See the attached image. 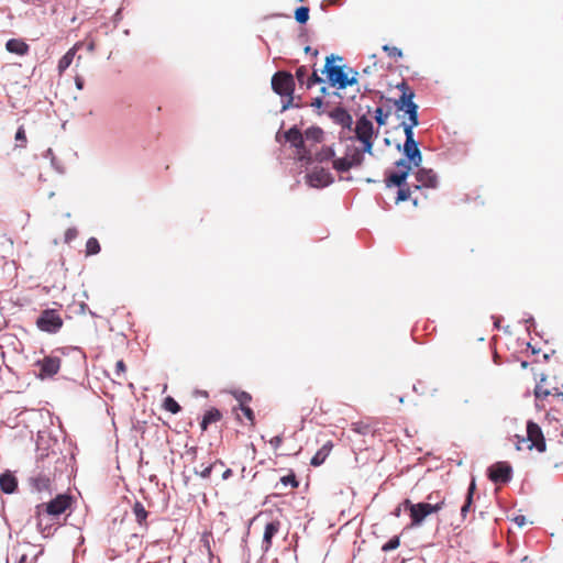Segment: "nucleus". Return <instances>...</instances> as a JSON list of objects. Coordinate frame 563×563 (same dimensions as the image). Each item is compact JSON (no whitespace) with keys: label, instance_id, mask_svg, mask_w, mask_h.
Returning <instances> with one entry per match:
<instances>
[{"label":"nucleus","instance_id":"nucleus-4","mask_svg":"<svg viewBox=\"0 0 563 563\" xmlns=\"http://www.w3.org/2000/svg\"><path fill=\"white\" fill-rule=\"evenodd\" d=\"M539 401H563V382L556 375H544L534 388Z\"/></svg>","mask_w":563,"mask_h":563},{"label":"nucleus","instance_id":"nucleus-9","mask_svg":"<svg viewBox=\"0 0 563 563\" xmlns=\"http://www.w3.org/2000/svg\"><path fill=\"white\" fill-rule=\"evenodd\" d=\"M445 505V498H440L435 503H418L412 506V512L409 515L411 526L418 527L431 514L440 511Z\"/></svg>","mask_w":563,"mask_h":563},{"label":"nucleus","instance_id":"nucleus-48","mask_svg":"<svg viewBox=\"0 0 563 563\" xmlns=\"http://www.w3.org/2000/svg\"><path fill=\"white\" fill-rule=\"evenodd\" d=\"M76 235V230L69 229L66 232V239L69 240Z\"/></svg>","mask_w":563,"mask_h":563},{"label":"nucleus","instance_id":"nucleus-45","mask_svg":"<svg viewBox=\"0 0 563 563\" xmlns=\"http://www.w3.org/2000/svg\"><path fill=\"white\" fill-rule=\"evenodd\" d=\"M400 505L406 510H409V515L412 512V506H416V504L411 503L409 499H405Z\"/></svg>","mask_w":563,"mask_h":563},{"label":"nucleus","instance_id":"nucleus-23","mask_svg":"<svg viewBox=\"0 0 563 563\" xmlns=\"http://www.w3.org/2000/svg\"><path fill=\"white\" fill-rule=\"evenodd\" d=\"M335 156V152L331 146H322V148L316 153L312 152L313 162H328L333 159Z\"/></svg>","mask_w":563,"mask_h":563},{"label":"nucleus","instance_id":"nucleus-22","mask_svg":"<svg viewBox=\"0 0 563 563\" xmlns=\"http://www.w3.org/2000/svg\"><path fill=\"white\" fill-rule=\"evenodd\" d=\"M222 418L221 412L217 408H211L206 411L203 415L202 421L200 423L201 429L207 430L208 426L219 421Z\"/></svg>","mask_w":563,"mask_h":563},{"label":"nucleus","instance_id":"nucleus-30","mask_svg":"<svg viewBox=\"0 0 563 563\" xmlns=\"http://www.w3.org/2000/svg\"><path fill=\"white\" fill-rule=\"evenodd\" d=\"M345 157L350 158V163L353 167L360 166L363 163V153L358 148H353L351 153H347Z\"/></svg>","mask_w":563,"mask_h":563},{"label":"nucleus","instance_id":"nucleus-17","mask_svg":"<svg viewBox=\"0 0 563 563\" xmlns=\"http://www.w3.org/2000/svg\"><path fill=\"white\" fill-rule=\"evenodd\" d=\"M323 137L324 133L319 126H310L303 132L305 145H309L311 152L313 151L314 145L323 141Z\"/></svg>","mask_w":563,"mask_h":563},{"label":"nucleus","instance_id":"nucleus-54","mask_svg":"<svg viewBox=\"0 0 563 563\" xmlns=\"http://www.w3.org/2000/svg\"><path fill=\"white\" fill-rule=\"evenodd\" d=\"M527 365H528V363H527V362H522V363H521V366H522V367H527Z\"/></svg>","mask_w":563,"mask_h":563},{"label":"nucleus","instance_id":"nucleus-20","mask_svg":"<svg viewBox=\"0 0 563 563\" xmlns=\"http://www.w3.org/2000/svg\"><path fill=\"white\" fill-rule=\"evenodd\" d=\"M332 119L335 123L340 124L342 128H346L349 130L352 129L353 119L352 115L343 108L335 109L332 114Z\"/></svg>","mask_w":563,"mask_h":563},{"label":"nucleus","instance_id":"nucleus-49","mask_svg":"<svg viewBox=\"0 0 563 563\" xmlns=\"http://www.w3.org/2000/svg\"><path fill=\"white\" fill-rule=\"evenodd\" d=\"M232 475V470L228 468L223 472L222 478L228 479Z\"/></svg>","mask_w":563,"mask_h":563},{"label":"nucleus","instance_id":"nucleus-52","mask_svg":"<svg viewBox=\"0 0 563 563\" xmlns=\"http://www.w3.org/2000/svg\"><path fill=\"white\" fill-rule=\"evenodd\" d=\"M369 70H371V67H366V68L363 69V73L369 74Z\"/></svg>","mask_w":563,"mask_h":563},{"label":"nucleus","instance_id":"nucleus-28","mask_svg":"<svg viewBox=\"0 0 563 563\" xmlns=\"http://www.w3.org/2000/svg\"><path fill=\"white\" fill-rule=\"evenodd\" d=\"M390 113V110L385 111L382 107H378L374 111V119L379 126L386 125Z\"/></svg>","mask_w":563,"mask_h":563},{"label":"nucleus","instance_id":"nucleus-15","mask_svg":"<svg viewBox=\"0 0 563 563\" xmlns=\"http://www.w3.org/2000/svg\"><path fill=\"white\" fill-rule=\"evenodd\" d=\"M40 368V377L46 378L56 375L60 368V358L57 356H45L36 362Z\"/></svg>","mask_w":563,"mask_h":563},{"label":"nucleus","instance_id":"nucleus-12","mask_svg":"<svg viewBox=\"0 0 563 563\" xmlns=\"http://www.w3.org/2000/svg\"><path fill=\"white\" fill-rule=\"evenodd\" d=\"M512 468L507 462H497L488 468V477L495 484H505L511 479Z\"/></svg>","mask_w":563,"mask_h":563},{"label":"nucleus","instance_id":"nucleus-50","mask_svg":"<svg viewBox=\"0 0 563 563\" xmlns=\"http://www.w3.org/2000/svg\"><path fill=\"white\" fill-rule=\"evenodd\" d=\"M401 508H402L401 505L397 506V508L393 512L395 517H399L400 516Z\"/></svg>","mask_w":563,"mask_h":563},{"label":"nucleus","instance_id":"nucleus-29","mask_svg":"<svg viewBox=\"0 0 563 563\" xmlns=\"http://www.w3.org/2000/svg\"><path fill=\"white\" fill-rule=\"evenodd\" d=\"M15 148H25L27 144L26 133L23 125H21L15 133Z\"/></svg>","mask_w":563,"mask_h":563},{"label":"nucleus","instance_id":"nucleus-35","mask_svg":"<svg viewBox=\"0 0 563 563\" xmlns=\"http://www.w3.org/2000/svg\"><path fill=\"white\" fill-rule=\"evenodd\" d=\"M296 79L298 80L299 85H306V81L309 77L308 75V68L306 66H300L296 69Z\"/></svg>","mask_w":563,"mask_h":563},{"label":"nucleus","instance_id":"nucleus-37","mask_svg":"<svg viewBox=\"0 0 563 563\" xmlns=\"http://www.w3.org/2000/svg\"><path fill=\"white\" fill-rule=\"evenodd\" d=\"M399 545H400L399 537H394L382 547V550L384 552H389V551L396 550Z\"/></svg>","mask_w":563,"mask_h":563},{"label":"nucleus","instance_id":"nucleus-31","mask_svg":"<svg viewBox=\"0 0 563 563\" xmlns=\"http://www.w3.org/2000/svg\"><path fill=\"white\" fill-rule=\"evenodd\" d=\"M125 373H126L125 363H124L123 360H119L115 363V371H114V374H115V377H117V382L119 384H122V382L125 380Z\"/></svg>","mask_w":563,"mask_h":563},{"label":"nucleus","instance_id":"nucleus-46","mask_svg":"<svg viewBox=\"0 0 563 563\" xmlns=\"http://www.w3.org/2000/svg\"><path fill=\"white\" fill-rule=\"evenodd\" d=\"M75 85L79 90H81L84 88V79L80 76H76Z\"/></svg>","mask_w":563,"mask_h":563},{"label":"nucleus","instance_id":"nucleus-5","mask_svg":"<svg viewBox=\"0 0 563 563\" xmlns=\"http://www.w3.org/2000/svg\"><path fill=\"white\" fill-rule=\"evenodd\" d=\"M272 88L277 95L286 99L283 103V110L288 109L294 100V76L287 71H277L272 78Z\"/></svg>","mask_w":563,"mask_h":563},{"label":"nucleus","instance_id":"nucleus-19","mask_svg":"<svg viewBox=\"0 0 563 563\" xmlns=\"http://www.w3.org/2000/svg\"><path fill=\"white\" fill-rule=\"evenodd\" d=\"M5 48L9 53L23 56L29 53L30 46L22 38H11L5 43Z\"/></svg>","mask_w":563,"mask_h":563},{"label":"nucleus","instance_id":"nucleus-3","mask_svg":"<svg viewBox=\"0 0 563 563\" xmlns=\"http://www.w3.org/2000/svg\"><path fill=\"white\" fill-rule=\"evenodd\" d=\"M73 498L67 494H59L48 503L38 504L35 507V518L38 528H42L45 516L58 518L71 506Z\"/></svg>","mask_w":563,"mask_h":563},{"label":"nucleus","instance_id":"nucleus-42","mask_svg":"<svg viewBox=\"0 0 563 563\" xmlns=\"http://www.w3.org/2000/svg\"><path fill=\"white\" fill-rule=\"evenodd\" d=\"M352 430L357 433L366 434L369 431V427L361 422H357L352 424Z\"/></svg>","mask_w":563,"mask_h":563},{"label":"nucleus","instance_id":"nucleus-21","mask_svg":"<svg viewBox=\"0 0 563 563\" xmlns=\"http://www.w3.org/2000/svg\"><path fill=\"white\" fill-rule=\"evenodd\" d=\"M18 487V481L13 474L5 472L0 476V489L5 494H12Z\"/></svg>","mask_w":563,"mask_h":563},{"label":"nucleus","instance_id":"nucleus-16","mask_svg":"<svg viewBox=\"0 0 563 563\" xmlns=\"http://www.w3.org/2000/svg\"><path fill=\"white\" fill-rule=\"evenodd\" d=\"M282 523L278 519H274L265 525L262 550L268 552L273 545V538L279 532Z\"/></svg>","mask_w":563,"mask_h":563},{"label":"nucleus","instance_id":"nucleus-27","mask_svg":"<svg viewBox=\"0 0 563 563\" xmlns=\"http://www.w3.org/2000/svg\"><path fill=\"white\" fill-rule=\"evenodd\" d=\"M332 166L335 170L340 173L349 172L353 167L352 164L350 163V158L345 156L333 159Z\"/></svg>","mask_w":563,"mask_h":563},{"label":"nucleus","instance_id":"nucleus-18","mask_svg":"<svg viewBox=\"0 0 563 563\" xmlns=\"http://www.w3.org/2000/svg\"><path fill=\"white\" fill-rule=\"evenodd\" d=\"M332 449L333 442L331 440L323 443L322 446L312 456L310 464L314 467L322 465L325 462Z\"/></svg>","mask_w":563,"mask_h":563},{"label":"nucleus","instance_id":"nucleus-11","mask_svg":"<svg viewBox=\"0 0 563 563\" xmlns=\"http://www.w3.org/2000/svg\"><path fill=\"white\" fill-rule=\"evenodd\" d=\"M417 184L409 186L412 190V194L421 188H437L438 186V176L432 169L419 168L416 174Z\"/></svg>","mask_w":563,"mask_h":563},{"label":"nucleus","instance_id":"nucleus-14","mask_svg":"<svg viewBox=\"0 0 563 563\" xmlns=\"http://www.w3.org/2000/svg\"><path fill=\"white\" fill-rule=\"evenodd\" d=\"M333 177L330 174L329 170L324 168L316 167L313 170H311L309 174H307V183L311 187L321 188L327 187L330 184H332Z\"/></svg>","mask_w":563,"mask_h":563},{"label":"nucleus","instance_id":"nucleus-7","mask_svg":"<svg viewBox=\"0 0 563 563\" xmlns=\"http://www.w3.org/2000/svg\"><path fill=\"white\" fill-rule=\"evenodd\" d=\"M354 132L356 139L363 144V152L373 153V136L374 125L373 122L366 117L362 115L355 124Z\"/></svg>","mask_w":563,"mask_h":563},{"label":"nucleus","instance_id":"nucleus-36","mask_svg":"<svg viewBox=\"0 0 563 563\" xmlns=\"http://www.w3.org/2000/svg\"><path fill=\"white\" fill-rule=\"evenodd\" d=\"M280 482L285 486L290 485L292 488H297L299 486V482L297 481L294 472H291L290 474H288L286 476H283L280 478Z\"/></svg>","mask_w":563,"mask_h":563},{"label":"nucleus","instance_id":"nucleus-10","mask_svg":"<svg viewBox=\"0 0 563 563\" xmlns=\"http://www.w3.org/2000/svg\"><path fill=\"white\" fill-rule=\"evenodd\" d=\"M63 324V319L55 309H46L42 311L36 320L37 328L48 333H56Z\"/></svg>","mask_w":563,"mask_h":563},{"label":"nucleus","instance_id":"nucleus-32","mask_svg":"<svg viewBox=\"0 0 563 563\" xmlns=\"http://www.w3.org/2000/svg\"><path fill=\"white\" fill-rule=\"evenodd\" d=\"M101 247L96 238L88 239L86 243V254L87 255H96L100 252Z\"/></svg>","mask_w":563,"mask_h":563},{"label":"nucleus","instance_id":"nucleus-13","mask_svg":"<svg viewBox=\"0 0 563 563\" xmlns=\"http://www.w3.org/2000/svg\"><path fill=\"white\" fill-rule=\"evenodd\" d=\"M54 476L52 473L38 472L30 477V485L33 492L52 493Z\"/></svg>","mask_w":563,"mask_h":563},{"label":"nucleus","instance_id":"nucleus-51","mask_svg":"<svg viewBox=\"0 0 563 563\" xmlns=\"http://www.w3.org/2000/svg\"><path fill=\"white\" fill-rule=\"evenodd\" d=\"M210 533H205L202 537V541L208 544L209 543Z\"/></svg>","mask_w":563,"mask_h":563},{"label":"nucleus","instance_id":"nucleus-43","mask_svg":"<svg viewBox=\"0 0 563 563\" xmlns=\"http://www.w3.org/2000/svg\"><path fill=\"white\" fill-rule=\"evenodd\" d=\"M283 443V437L282 435H276L274 438H272L269 440V444L274 449V450H277L279 449V446L282 445Z\"/></svg>","mask_w":563,"mask_h":563},{"label":"nucleus","instance_id":"nucleus-44","mask_svg":"<svg viewBox=\"0 0 563 563\" xmlns=\"http://www.w3.org/2000/svg\"><path fill=\"white\" fill-rule=\"evenodd\" d=\"M211 472H212V465H209L207 467H205L200 473L199 475L202 477V478H209L210 475H211Z\"/></svg>","mask_w":563,"mask_h":563},{"label":"nucleus","instance_id":"nucleus-53","mask_svg":"<svg viewBox=\"0 0 563 563\" xmlns=\"http://www.w3.org/2000/svg\"><path fill=\"white\" fill-rule=\"evenodd\" d=\"M88 48H89L90 51H92V49H93V43H92V42L89 44Z\"/></svg>","mask_w":563,"mask_h":563},{"label":"nucleus","instance_id":"nucleus-25","mask_svg":"<svg viewBox=\"0 0 563 563\" xmlns=\"http://www.w3.org/2000/svg\"><path fill=\"white\" fill-rule=\"evenodd\" d=\"M77 45L70 48L58 62L57 69L62 75L73 63Z\"/></svg>","mask_w":563,"mask_h":563},{"label":"nucleus","instance_id":"nucleus-24","mask_svg":"<svg viewBox=\"0 0 563 563\" xmlns=\"http://www.w3.org/2000/svg\"><path fill=\"white\" fill-rule=\"evenodd\" d=\"M133 514L135 516L136 522L140 526L147 527L146 519H147L148 512L146 511V509H145V507L143 506L142 503L136 501L134 504V506H133Z\"/></svg>","mask_w":563,"mask_h":563},{"label":"nucleus","instance_id":"nucleus-8","mask_svg":"<svg viewBox=\"0 0 563 563\" xmlns=\"http://www.w3.org/2000/svg\"><path fill=\"white\" fill-rule=\"evenodd\" d=\"M529 442L527 448L529 450L536 449L538 452L545 451V439L540 426L533 421L527 423V439H519L517 442V449L521 450V444Z\"/></svg>","mask_w":563,"mask_h":563},{"label":"nucleus","instance_id":"nucleus-47","mask_svg":"<svg viewBox=\"0 0 563 563\" xmlns=\"http://www.w3.org/2000/svg\"><path fill=\"white\" fill-rule=\"evenodd\" d=\"M441 497L439 496V494L434 495V493H432V494L428 495V497H427L428 501L427 503H435Z\"/></svg>","mask_w":563,"mask_h":563},{"label":"nucleus","instance_id":"nucleus-33","mask_svg":"<svg viewBox=\"0 0 563 563\" xmlns=\"http://www.w3.org/2000/svg\"><path fill=\"white\" fill-rule=\"evenodd\" d=\"M163 407L172 413H178L181 409L178 402L170 396L165 398Z\"/></svg>","mask_w":563,"mask_h":563},{"label":"nucleus","instance_id":"nucleus-40","mask_svg":"<svg viewBox=\"0 0 563 563\" xmlns=\"http://www.w3.org/2000/svg\"><path fill=\"white\" fill-rule=\"evenodd\" d=\"M322 81H323V80H322V78H321V77H319V76H318V74L314 71V73H312V74L308 77V79H307V81H306V87L309 89V88H311L312 86H314L316 84H320V82H322Z\"/></svg>","mask_w":563,"mask_h":563},{"label":"nucleus","instance_id":"nucleus-6","mask_svg":"<svg viewBox=\"0 0 563 563\" xmlns=\"http://www.w3.org/2000/svg\"><path fill=\"white\" fill-rule=\"evenodd\" d=\"M284 137L296 148L298 161L306 164L313 163L311 148L309 145H305L303 133L297 126H292L286 131Z\"/></svg>","mask_w":563,"mask_h":563},{"label":"nucleus","instance_id":"nucleus-1","mask_svg":"<svg viewBox=\"0 0 563 563\" xmlns=\"http://www.w3.org/2000/svg\"><path fill=\"white\" fill-rule=\"evenodd\" d=\"M397 88L401 91L398 99L394 100V106L397 111H402L408 114V121H402L401 126L405 132V143L402 153L406 156L395 163L396 169L386 172L385 184L386 187H397V196L395 203L411 200L413 206H418V198L412 197V190L407 183V177L411 172L412 167H419L422 163V154L419 150L418 143L413 137V128L419 124L418 120V104L413 102L415 91L408 86L406 81H401L397 85Z\"/></svg>","mask_w":563,"mask_h":563},{"label":"nucleus","instance_id":"nucleus-34","mask_svg":"<svg viewBox=\"0 0 563 563\" xmlns=\"http://www.w3.org/2000/svg\"><path fill=\"white\" fill-rule=\"evenodd\" d=\"M295 19L298 23L303 24L309 20V8L299 7L295 11Z\"/></svg>","mask_w":563,"mask_h":563},{"label":"nucleus","instance_id":"nucleus-39","mask_svg":"<svg viewBox=\"0 0 563 563\" xmlns=\"http://www.w3.org/2000/svg\"><path fill=\"white\" fill-rule=\"evenodd\" d=\"M235 397L240 402V407L247 405L252 399L251 395L246 391H241L236 394Z\"/></svg>","mask_w":563,"mask_h":563},{"label":"nucleus","instance_id":"nucleus-38","mask_svg":"<svg viewBox=\"0 0 563 563\" xmlns=\"http://www.w3.org/2000/svg\"><path fill=\"white\" fill-rule=\"evenodd\" d=\"M383 51L386 52L389 57L399 58L402 56L401 49L396 46L384 45Z\"/></svg>","mask_w":563,"mask_h":563},{"label":"nucleus","instance_id":"nucleus-2","mask_svg":"<svg viewBox=\"0 0 563 563\" xmlns=\"http://www.w3.org/2000/svg\"><path fill=\"white\" fill-rule=\"evenodd\" d=\"M335 59L342 60V57L331 55L325 58L323 73H325L329 84L332 87H338L340 89H344L347 86L356 84V75H358V73L351 68L349 71H345L343 66L333 65Z\"/></svg>","mask_w":563,"mask_h":563},{"label":"nucleus","instance_id":"nucleus-41","mask_svg":"<svg viewBox=\"0 0 563 563\" xmlns=\"http://www.w3.org/2000/svg\"><path fill=\"white\" fill-rule=\"evenodd\" d=\"M240 409H241V411L243 412L244 417H245V418H246V419H247L252 424H254V420H255V418H254V412H253V410H252L247 405L240 407Z\"/></svg>","mask_w":563,"mask_h":563},{"label":"nucleus","instance_id":"nucleus-26","mask_svg":"<svg viewBox=\"0 0 563 563\" xmlns=\"http://www.w3.org/2000/svg\"><path fill=\"white\" fill-rule=\"evenodd\" d=\"M475 489H476L475 479H472V482H471V484L468 486V489H467V495H466L465 503H464V505L461 508V514H462L463 517L466 516V512L470 510V508L472 506L473 495L475 493Z\"/></svg>","mask_w":563,"mask_h":563}]
</instances>
